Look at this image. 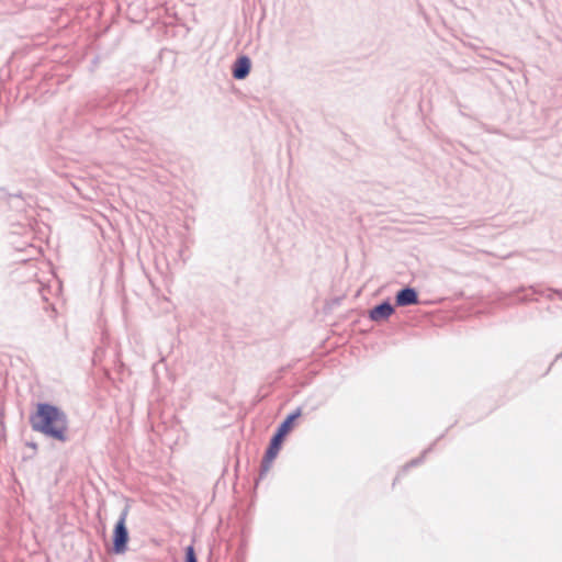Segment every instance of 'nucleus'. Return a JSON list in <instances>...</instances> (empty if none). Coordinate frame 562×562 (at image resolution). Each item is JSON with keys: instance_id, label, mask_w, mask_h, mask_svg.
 Masks as SVG:
<instances>
[{"instance_id": "f257e3e1", "label": "nucleus", "mask_w": 562, "mask_h": 562, "mask_svg": "<svg viewBox=\"0 0 562 562\" xmlns=\"http://www.w3.org/2000/svg\"><path fill=\"white\" fill-rule=\"evenodd\" d=\"M30 423L35 431L59 441L67 440V416L56 406L37 404L35 413L30 416Z\"/></svg>"}, {"instance_id": "f03ea898", "label": "nucleus", "mask_w": 562, "mask_h": 562, "mask_svg": "<svg viewBox=\"0 0 562 562\" xmlns=\"http://www.w3.org/2000/svg\"><path fill=\"white\" fill-rule=\"evenodd\" d=\"M127 510H124L117 520L113 531V551L117 554L126 551L128 532L126 528Z\"/></svg>"}, {"instance_id": "7ed1b4c3", "label": "nucleus", "mask_w": 562, "mask_h": 562, "mask_svg": "<svg viewBox=\"0 0 562 562\" xmlns=\"http://www.w3.org/2000/svg\"><path fill=\"white\" fill-rule=\"evenodd\" d=\"M283 439H284L283 437H281L280 435H277V434L271 439V442H270V445L266 451V454L263 457V460H262V470L265 472L269 471L271 463L278 456V453L281 449Z\"/></svg>"}, {"instance_id": "20e7f679", "label": "nucleus", "mask_w": 562, "mask_h": 562, "mask_svg": "<svg viewBox=\"0 0 562 562\" xmlns=\"http://www.w3.org/2000/svg\"><path fill=\"white\" fill-rule=\"evenodd\" d=\"M250 59L247 56L239 57L233 67V76L235 79H245L250 71Z\"/></svg>"}, {"instance_id": "39448f33", "label": "nucleus", "mask_w": 562, "mask_h": 562, "mask_svg": "<svg viewBox=\"0 0 562 562\" xmlns=\"http://www.w3.org/2000/svg\"><path fill=\"white\" fill-rule=\"evenodd\" d=\"M418 302L417 293L414 289L401 290L396 295V304L398 306H406L416 304Z\"/></svg>"}, {"instance_id": "423d86ee", "label": "nucleus", "mask_w": 562, "mask_h": 562, "mask_svg": "<svg viewBox=\"0 0 562 562\" xmlns=\"http://www.w3.org/2000/svg\"><path fill=\"white\" fill-rule=\"evenodd\" d=\"M394 312L390 303H382L370 312L371 319L379 322L389 318Z\"/></svg>"}, {"instance_id": "0eeeda50", "label": "nucleus", "mask_w": 562, "mask_h": 562, "mask_svg": "<svg viewBox=\"0 0 562 562\" xmlns=\"http://www.w3.org/2000/svg\"><path fill=\"white\" fill-rule=\"evenodd\" d=\"M302 415L300 408H297L294 413L290 414L286 419L280 425L278 428L277 435L281 437H285L293 428L294 422Z\"/></svg>"}, {"instance_id": "6e6552de", "label": "nucleus", "mask_w": 562, "mask_h": 562, "mask_svg": "<svg viewBox=\"0 0 562 562\" xmlns=\"http://www.w3.org/2000/svg\"><path fill=\"white\" fill-rule=\"evenodd\" d=\"M186 562H198L194 548L192 546H189L186 549Z\"/></svg>"}]
</instances>
